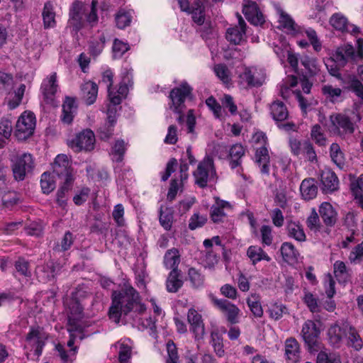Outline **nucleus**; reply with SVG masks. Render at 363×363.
I'll return each mask as SVG.
<instances>
[{
    "label": "nucleus",
    "mask_w": 363,
    "mask_h": 363,
    "mask_svg": "<svg viewBox=\"0 0 363 363\" xmlns=\"http://www.w3.org/2000/svg\"><path fill=\"white\" fill-rule=\"evenodd\" d=\"M111 299L108 315L110 319L116 323L120 322L122 314L127 315L133 311L143 313L146 310L138 292L129 283H124L121 291H113Z\"/></svg>",
    "instance_id": "1"
},
{
    "label": "nucleus",
    "mask_w": 363,
    "mask_h": 363,
    "mask_svg": "<svg viewBox=\"0 0 363 363\" xmlns=\"http://www.w3.org/2000/svg\"><path fill=\"white\" fill-rule=\"evenodd\" d=\"M329 121L327 128L331 135L345 138L354 131V123L345 113H333L329 117Z\"/></svg>",
    "instance_id": "2"
},
{
    "label": "nucleus",
    "mask_w": 363,
    "mask_h": 363,
    "mask_svg": "<svg viewBox=\"0 0 363 363\" xmlns=\"http://www.w3.org/2000/svg\"><path fill=\"white\" fill-rule=\"evenodd\" d=\"M192 91V88L186 83L183 82L182 84L173 89L169 94V98L172 104L169 108L174 113L179 114L177 121L179 123H183L184 121V115L183 114L185 109L184 101L189 97Z\"/></svg>",
    "instance_id": "3"
},
{
    "label": "nucleus",
    "mask_w": 363,
    "mask_h": 363,
    "mask_svg": "<svg viewBox=\"0 0 363 363\" xmlns=\"http://www.w3.org/2000/svg\"><path fill=\"white\" fill-rule=\"evenodd\" d=\"M357 44L358 48L357 52L352 45L345 44L339 46L333 55V60L343 67L348 62H357L363 60V39H357Z\"/></svg>",
    "instance_id": "4"
},
{
    "label": "nucleus",
    "mask_w": 363,
    "mask_h": 363,
    "mask_svg": "<svg viewBox=\"0 0 363 363\" xmlns=\"http://www.w3.org/2000/svg\"><path fill=\"white\" fill-rule=\"evenodd\" d=\"M216 175L213 160L208 155L199 163L196 170L193 172L195 183L201 188L206 187L209 181L215 179Z\"/></svg>",
    "instance_id": "5"
},
{
    "label": "nucleus",
    "mask_w": 363,
    "mask_h": 363,
    "mask_svg": "<svg viewBox=\"0 0 363 363\" xmlns=\"http://www.w3.org/2000/svg\"><path fill=\"white\" fill-rule=\"evenodd\" d=\"M35 118L33 113L24 112L19 117L16 125V136L19 140L29 138L34 131Z\"/></svg>",
    "instance_id": "6"
},
{
    "label": "nucleus",
    "mask_w": 363,
    "mask_h": 363,
    "mask_svg": "<svg viewBox=\"0 0 363 363\" xmlns=\"http://www.w3.org/2000/svg\"><path fill=\"white\" fill-rule=\"evenodd\" d=\"M95 135L92 130L86 129L77 134L76 137L68 142V145L74 152L91 151L94 149Z\"/></svg>",
    "instance_id": "7"
},
{
    "label": "nucleus",
    "mask_w": 363,
    "mask_h": 363,
    "mask_svg": "<svg viewBox=\"0 0 363 363\" xmlns=\"http://www.w3.org/2000/svg\"><path fill=\"white\" fill-rule=\"evenodd\" d=\"M47 339V334L41 328H31L26 336L24 347L26 350H34L35 355L39 357Z\"/></svg>",
    "instance_id": "8"
},
{
    "label": "nucleus",
    "mask_w": 363,
    "mask_h": 363,
    "mask_svg": "<svg viewBox=\"0 0 363 363\" xmlns=\"http://www.w3.org/2000/svg\"><path fill=\"white\" fill-rule=\"evenodd\" d=\"M52 174L63 181L74 182L73 169L67 155H58L52 164Z\"/></svg>",
    "instance_id": "9"
},
{
    "label": "nucleus",
    "mask_w": 363,
    "mask_h": 363,
    "mask_svg": "<svg viewBox=\"0 0 363 363\" xmlns=\"http://www.w3.org/2000/svg\"><path fill=\"white\" fill-rule=\"evenodd\" d=\"M34 168V161L30 154L24 153L16 158L13 166V173L15 179L22 181L26 174L30 173Z\"/></svg>",
    "instance_id": "10"
},
{
    "label": "nucleus",
    "mask_w": 363,
    "mask_h": 363,
    "mask_svg": "<svg viewBox=\"0 0 363 363\" xmlns=\"http://www.w3.org/2000/svg\"><path fill=\"white\" fill-rule=\"evenodd\" d=\"M320 333V330L314 321L307 320L304 322L301 334L309 350H316L319 347L318 338Z\"/></svg>",
    "instance_id": "11"
},
{
    "label": "nucleus",
    "mask_w": 363,
    "mask_h": 363,
    "mask_svg": "<svg viewBox=\"0 0 363 363\" xmlns=\"http://www.w3.org/2000/svg\"><path fill=\"white\" fill-rule=\"evenodd\" d=\"M182 11L191 14L194 23L202 25L205 21L204 6L200 0L190 6L189 0H177Z\"/></svg>",
    "instance_id": "12"
},
{
    "label": "nucleus",
    "mask_w": 363,
    "mask_h": 363,
    "mask_svg": "<svg viewBox=\"0 0 363 363\" xmlns=\"http://www.w3.org/2000/svg\"><path fill=\"white\" fill-rule=\"evenodd\" d=\"M68 331L82 332V326L79 321L83 317V308L78 301L72 300L68 303Z\"/></svg>",
    "instance_id": "13"
},
{
    "label": "nucleus",
    "mask_w": 363,
    "mask_h": 363,
    "mask_svg": "<svg viewBox=\"0 0 363 363\" xmlns=\"http://www.w3.org/2000/svg\"><path fill=\"white\" fill-rule=\"evenodd\" d=\"M348 322L336 323L331 325L328 330V339L329 343L334 347H340L347 337L349 326Z\"/></svg>",
    "instance_id": "14"
},
{
    "label": "nucleus",
    "mask_w": 363,
    "mask_h": 363,
    "mask_svg": "<svg viewBox=\"0 0 363 363\" xmlns=\"http://www.w3.org/2000/svg\"><path fill=\"white\" fill-rule=\"evenodd\" d=\"M215 306L225 315L227 320L232 325L239 323L240 310L235 304L225 299L213 298Z\"/></svg>",
    "instance_id": "15"
},
{
    "label": "nucleus",
    "mask_w": 363,
    "mask_h": 363,
    "mask_svg": "<svg viewBox=\"0 0 363 363\" xmlns=\"http://www.w3.org/2000/svg\"><path fill=\"white\" fill-rule=\"evenodd\" d=\"M231 211L232 206L229 202L216 198L210 209V218L214 223H223Z\"/></svg>",
    "instance_id": "16"
},
{
    "label": "nucleus",
    "mask_w": 363,
    "mask_h": 363,
    "mask_svg": "<svg viewBox=\"0 0 363 363\" xmlns=\"http://www.w3.org/2000/svg\"><path fill=\"white\" fill-rule=\"evenodd\" d=\"M330 26L341 33H348L356 35L360 33V29L357 26L350 23L347 18L340 13H335L330 18Z\"/></svg>",
    "instance_id": "17"
},
{
    "label": "nucleus",
    "mask_w": 363,
    "mask_h": 363,
    "mask_svg": "<svg viewBox=\"0 0 363 363\" xmlns=\"http://www.w3.org/2000/svg\"><path fill=\"white\" fill-rule=\"evenodd\" d=\"M242 13L246 19L252 24L258 26L264 22V16L256 2L251 0H243Z\"/></svg>",
    "instance_id": "18"
},
{
    "label": "nucleus",
    "mask_w": 363,
    "mask_h": 363,
    "mask_svg": "<svg viewBox=\"0 0 363 363\" xmlns=\"http://www.w3.org/2000/svg\"><path fill=\"white\" fill-rule=\"evenodd\" d=\"M84 11L82 2L75 1L72 3L69 9L68 26L72 28L75 33H77L83 26V13Z\"/></svg>",
    "instance_id": "19"
},
{
    "label": "nucleus",
    "mask_w": 363,
    "mask_h": 363,
    "mask_svg": "<svg viewBox=\"0 0 363 363\" xmlns=\"http://www.w3.org/2000/svg\"><path fill=\"white\" fill-rule=\"evenodd\" d=\"M238 19V25L230 27L226 31V39L235 44L238 45L245 40L246 33V23L240 14L237 13Z\"/></svg>",
    "instance_id": "20"
},
{
    "label": "nucleus",
    "mask_w": 363,
    "mask_h": 363,
    "mask_svg": "<svg viewBox=\"0 0 363 363\" xmlns=\"http://www.w3.org/2000/svg\"><path fill=\"white\" fill-rule=\"evenodd\" d=\"M187 319L191 326V330L194 334L195 339L197 340H203L206 332L201 315L195 309L190 308L188 311Z\"/></svg>",
    "instance_id": "21"
},
{
    "label": "nucleus",
    "mask_w": 363,
    "mask_h": 363,
    "mask_svg": "<svg viewBox=\"0 0 363 363\" xmlns=\"http://www.w3.org/2000/svg\"><path fill=\"white\" fill-rule=\"evenodd\" d=\"M239 78L240 82L245 83L247 86L251 87L260 86L264 81L263 74L253 68H245L244 71L240 74Z\"/></svg>",
    "instance_id": "22"
},
{
    "label": "nucleus",
    "mask_w": 363,
    "mask_h": 363,
    "mask_svg": "<svg viewBox=\"0 0 363 363\" xmlns=\"http://www.w3.org/2000/svg\"><path fill=\"white\" fill-rule=\"evenodd\" d=\"M40 89L44 99L48 102L52 101L58 89L56 72L52 73L43 81Z\"/></svg>",
    "instance_id": "23"
},
{
    "label": "nucleus",
    "mask_w": 363,
    "mask_h": 363,
    "mask_svg": "<svg viewBox=\"0 0 363 363\" xmlns=\"http://www.w3.org/2000/svg\"><path fill=\"white\" fill-rule=\"evenodd\" d=\"M276 12L279 16L278 22L279 28H281L286 33L294 34L298 30V26L291 16L283 10L279 6H276Z\"/></svg>",
    "instance_id": "24"
},
{
    "label": "nucleus",
    "mask_w": 363,
    "mask_h": 363,
    "mask_svg": "<svg viewBox=\"0 0 363 363\" xmlns=\"http://www.w3.org/2000/svg\"><path fill=\"white\" fill-rule=\"evenodd\" d=\"M322 189L325 193H331L338 189L339 180L336 174L329 169H325L320 174Z\"/></svg>",
    "instance_id": "25"
},
{
    "label": "nucleus",
    "mask_w": 363,
    "mask_h": 363,
    "mask_svg": "<svg viewBox=\"0 0 363 363\" xmlns=\"http://www.w3.org/2000/svg\"><path fill=\"white\" fill-rule=\"evenodd\" d=\"M285 356L291 363L297 362L300 359V345L294 337H289L284 342Z\"/></svg>",
    "instance_id": "26"
},
{
    "label": "nucleus",
    "mask_w": 363,
    "mask_h": 363,
    "mask_svg": "<svg viewBox=\"0 0 363 363\" xmlns=\"http://www.w3.org/2000/svg\"><path fill=\"white\" fill-rule=\"evenodd\" d=\"M77 106L75 99L67 96L62 104L61 119L63 123L70 124L77 113Z\"/></svg>",
    "instance_id": "27"
},
{
    "label": "nucleus",
    "mask_w": 363,
    "mask_h": 363,
    "mask_svg": "<svg viewBox=\"0 0 363 363\" xmlns=\"http://www.w3.org/2000/svg\"><path fill=\"white\" fill-rule=\"evenodd\" d=\"M300 191L303 199L308 201L314 199L318 193L315 180L313 178L303 179L300 186Z\"/></svg>",
    "instance_id": "28"
},
{
    "label": "nucleus",
    "mask_w": 363,
    "mask_h": 363,
    "mask_svg": "<svg viewBox=\"0 0 363 363\" xmlns=\"http://www.w3.org/2000/svg\"><path fill=\"white\" fill-rule=\"evenodd\" d=\"M115 347L118 348V360L120 363H128L131 357L133 343L130 339L118 341Z\"/></svg>",
    "instance_id": "29"
},
{
    "label": "nucleus",
    "mask_w": 363,
    "mask_h": 363,
    "mask_svg": "<svg viewBox=\"0 0 363 363\" xmlns=\"http://www.w3.org/2000/svg\"><path fill=\"white\" fill-rule=\"evenodd\" d=\"M319 213L326 225L332 226L335 225L337 221V213L330 203H323L320 206Z\"/></svg>",
    "instance_id": "30"
},
{
    "label": "nucleus",
    "mask_w": 363,
    "mask_h": 363,
    "mask_svg": "<svg viewBox=\"0 0 363 363\" xmlns=\"http://www.w3.org/2000/svg\"><path fill=\"white\" fill-rule=\"evenodd\" d=\"M81 89L86 105L93 104L97 98L98 85L94 82L88 81L82 85Z\"/></svg>",
    "instance_id": "31"
},
{
    "label": "nucleus",
    "mask_w": 363,
    "mask_h": 363,
    "mask_svg": "<svg viewBox=\"0 0 363 363\" xmlns=\"http://www.w3.org/2000/svg\"><path fill=\"white\" fill-rule=\"evenodd\" d=\"M269 161L270 157L267 148L265 146L257 148L255 153V162L259 166L262 174H269Z\"/></svg>",
    "instance_id": "32"
},
{
    "label": "nucleus",
    "mask_w": 363,
    "mask_h": 363,
    "mask_svg": "<svg viewBox=\"0 0 363 363\" xmlns=\"http://www.w3.org/2000/svg\"><path fill=\"white\" fill-rule=\"evenodd\" d=\"M113 74L110 69H106L102 73V77L101 82L105 84L108 89V96L110 101L113 105H118L121 103V99L119 96L113 94V89H112L113 85Z\"/></svg>",
    "instance_id": "33"
},
{
    "label": "nucleus",
    "mask_w": 363,
    "mask_h": 363,
    "mask_svg": "<svg viewBox=\"0 0 363 363\" xmlns=\"http://www.w3.org/2000/svg\"><path fill=\"white\" fill-rule=\"evenodd\" d=\"M286 232L289 237L298 242H304L306 240L303 228L299 222L289 221L286 224Z\"/></svg>",
    "instance_id": "34"
},
{
    "label": "nucleus",
    "mask_w": 363,
    "mask_h": 363,
    "mask_svg": "<svg viewBox=\"0 0 363 363\" xmlns=\"http://www.w3.org/2000/svg\"><path fill=\"white\" fill-rule=\"evenodd\" d=\"M270 113L274 121L281 122L289 117V111L286 105L279 101L273 102L270 105Z\"/></svg>",
    "instance_id": "35"
},
{
    "label": "nucleus",
    "mask_w": 363,
    "mask_h": 363,
    "mask_svg": "<svg viewBox=\"0 0 363 363\" xmlns=\"http://www.w3.org/2000/svg\"><path fill=\"white\" fill-rule=\"evenodd\" d=\"M180 270H171L166 280V288L169 293H176L182 286Z\"/></svg>",
    "instance_id": "36"
},
{
    "label": "nucleus",
    "mask_w": 363,
    "mask_h": 363,
    "mask_svg": "<svg viewBox=\"0 0 363 363\" xmlns=\"http://www.w3.org/2000/svg\"><path fill=\"white\" fill-rule=\"evenodd\" d=\"M347 345L349 347L354 348L355 350L359 351L363 347V340L360 337L358 331L356 328L349 323L348 330L347 332Z\"/></svg>",
    "instance_id": "37"
},
{
    "label": "nucleus",
    "mask_w": 363,
    "mask_h": 363,
    "mask_svg": "<svg viewBox=\"0 0 363 363\" xmlns=\"http://www.w3.org/2000/svg\"><path fill=\"white\" fill-rule=\"evenodd\" d=\"M330 156L333 163L335 164L339 169H343L345 168L346 163L345 157L339 144L336 143L331 144L330 147Z\"/></svg>",
    "instance_id": "38"
},
{
    "label": "nucleus",
    "mask_w": 363,
    "mask_h": 363,
    "mask_svg": "<svg viewBox=\"0 0 363 363\" xmlns=\"http://www.w3.org/2000/svg\"><path fill=\"white\" fill-rule=\"evenodd\" d=\"M43 26L45 29L55 26V13L52 4L48 1L46 2L43 11Z\"/></svg>",
    "instance_id": "39"
},
{
    "label": "nucleus",
    "mask_w": 363,
    "mask_h": 363,
    "mask_svg": "<svg viewBox=\"0 0 363 363\" xmlns=\"http://www.w3.org/2000/svg\"><path fill=\"white\" fill-rule=\"evenodd\" d=\"M247 255L252 262V264H256L262 260L269 262L271 258L259 246H250L247 251Z\"/></svg>",
    "instance_id": "40"
},
{
    "label": "nucleus",
    "mask_w": 363,
    "mask_h": 363,
    "mask_svg": "<svg viewBox=\"0 0 363 363\" xmlns=\"http://www.w3.org/2000/svg\"><path fill=\"white\" fill-rule=\"evenodd\" d=\"M345 89L351 90L363 103V84L355 76H348L347 81H344Z\"/></svg>",
    "instance_id": "41"
},
{
    "label": "nucleus",
    "mask_w": 363,
    "mask_h": 363,
    "mask_svg": "<svg viewBox=\"0 0 363 363\" xmlns=\"http://www.w3.org/2000/svg\"><path fill=\"white\" fill-rule=\"evenodd\" d=\"M180 262L179 252L177 249L172 248L167 251L164 257V264L167 269L179 270L178 265Z\"/></svg>",
    "instance_id": "42"
},
{
    "label": "nucleus",
    "mask_w": 363,
    "mask_h": 363,
    "mask_svg": "<svg viewBox=\"0 0 363 363\" xmlns=\"http://www.w3.org/2000/svg\"><path fill=\"white\" fill-rule=\"evenodd\" d=\"M245 150L242 145H233L229 151L230 165L235 169L240 164V159L244 155Z\"/></svg>",
    "instance_id": "43"
},
{
    "label": "nucleus",
    "mask_w": 363,
    "mask_h": 363,
    "mask_svg": "<svg viewBox=\"0 0 363 363\" xmlns=\"http://www.w3.org/2000/svg\"><path fill=\"white\" fill-rule=\"evenodd\" d=\"M334 274L340 283H347L350 281V273L345 264L342 261H336L333 265Z\"/></svg>",
    "instance_id": "44"
},
{
    "label": "nucleus",
    "mask_w": 363,
    "mask_h": 363,
    "mask_svg": "<svg viewBox=\"0 0 363 363\" xmlns=\"http://www.w3.org/2000/svg\"><path fill=\"white\" fill-rule=\"evenodd\" d=\"M301 63L308 71L310 76L317 75L320 71L318 60L314 57L303 56L301 59Z\"/></svg>",
    "instance_id": "45"
},
{
    "label": "nucleus",
    "mask_w": 363,
    "mask_h": 363,
    "mask_svg": "<svg viewBox=\"0 0 363 363\" xmlns=\"http://www.w3.org/2000/svg\"><path fill=\"white\" fill-rule=\"evenodd\" d=\"M283 259L286 262L294 261L298 256V251L295 249L294 245L291 242H284L280 249Z\"/></svg>",
    "instance_id": "46"
},
{
    "label": "nucleus",
    "mask_w": 363,
    "mask_h": 363,
    "mask_svg": "<svg viewBox=\"0 0 363 363\" xmlns=\"http://www.w3.org/2000/svg\"><path fill=\"white\" fill-rule=\"evenodd\" d=\"M210 343L212 345L213 350L218 357H222L224 356L225 350L223 348V337L218 333V332H211Z\"/></svg>",
    "instance_id": "47"
},
{
    "label": "nucleus",
    "mask_w": 363,
    "mask_h": 363,
    "mask_svg": "<svg viewBox=\"0 0 363 363\" xmlns=\"http://www.w3.org/2000/svg\"><path fill=\"white\" fill-rule=\"evenodd\" d=\"M74 182L63 181V184L60 187L57 192V203L61 207L66 205L67 194L69 191L72 189Z\"/></svg>",
    "instance_id": "48"
},
{
    "label": "nucleus",
    "mask_w": 363,
    "mask_h": 363,
    "mask_svg": "<svg viewBox=\"0 0 363 363\" xmlns=\"http://www.w3.org/2000/svg\"><path fill=\"white\" fill-rule=\"evenodd\" d=\"M247 303L251 312L256 318H261L263 315V309L259 302V298L257 294H251L247 298Z\"/></svg>",
    "instance_id": "49"
},
{
    "label": "nucleus",
    "mask_w": 363,
    "mask_h": 363,
    "mask_svg": "<svg viewBox=\"0 0 363 363\" xmlns=\"http://www.w3.org/2000/svg\"><path fill=\"white\" fill-rule=\"evenodd\" d=\"M311 138L318 146L323 147L327 144V138L318 124L312 126Z\"/></svg>",
    "instance_id": "50"
},
{
    "label": "nucleus",
    "mask_w": 363,
    "mask_h": 363,
    "mask_svg": "<svg viewBox=\"0 0 363 363\" xmlns=\"http://www.w3.org/2000/svg\"><path fill=\"white\" fill-rule=\"evenodd\" d=\"M160 223L161 225L166 230L171 229L173 221V212L171 208L162 207L160 208Z\"/></svg>",
    "instance_id": "51"
},
{
    "label": "nucleus",
    "mask_w": 363,
    "mask_h": 363,
    "mask_svg": "<svg viewBox=\"0 0 363 363\" xmlns=\"http://www.w3.org/2000/svg\"><path fill=\"white\" fill-rule=\"evenodd\" d=\"M301 155L304 159L311 163L318 162V156L313 144L309 140H304L303 150Z\"/></svg>",
    "instance_id": "52"
},
{
    "label": "nucleus",
    "mask_w": 363,
    "mask_h": 363,
    "mask_svg": "<svg viewBox=\"0 0 363 363\" xmlns=\"http://www.w3.org/2000/svg\"><path fill=\"white\" fill-rule=\"evenodd\" d=\"M40 185L43 193H50L55 188L54 175L52 176L50 173L44 172L41 176Z\"/></svg>",
    "instance_id": "53"
},
{
    "label": "nucleus",
    "mask_w": 363,
    "mask_h": 363,
    "mask_svg": "<svg viewBox=\"0 0 363 363\" xmlns=\"http://www.w3.org/2000/svg\"><path fill=\"white\" fill-rule=\"evenodd\" d=\"M322 92L331 102L335 103L341 96L342 91L340 88L333 87L332 85L328 84L322 87Z\"/></svg>",
    "instance_id": "54"
},
{
    "label": "nucleus",
    "mask_w": 363,
    "mask_h": 363,
    "mask_svg": "<svg viewBox=\"0 0 363 363\" xmlns=\"http://www.w3.org/2000/svg\"><path fill=\"white\" fill-rule=\"evenodd\" d=\"M188 276L193 287L199 288L203 285L204 276L198 269L194 267L190 268Z\"/></svg>",
    "instance_id": "55"
},
{
    "label": "nucleus",
    "mask_w": 363,
    "mask_h": 363,
    "mask_svg": "<svg viewBox=\"0 0 363 363\" xmlns=\"http://www.w3.org/2000/svg\"><path fill=\"white\" fill-rule=\"evenodd\" d=\"M125 152V144L123 140H118L112 148L113 160L116 162H122Z\"/></svg>",
    "instance_id": "56"
},
{
    "label": "nucleus",
    "mask_w": 363,
    "mask_h": 363,
    "mask_svg": "<svg viewBox=\"0 0 363 363\" xmlns=\"http://www.w3.org/2000/svg\"><path fill=\"white\" fill-rule=\"evenodd\" d=\"M57 267L53 263L47 264L41 270L39 277L43 281L52 280L57 274Z\"/></svg>",
    "instance_id": "57"
},
{
    "label": "nucleus",
    "mask_w": 363,
    "mask_h": 363,
    "mask_svg": "<svg viewBox=\"0 0 363 363\" xmlns=\"http://www.w3.org/2000/svg\"><path fill=\"white\" fill-rule=\"evenodd\" d=\"M131 22V15L128 11L120 10L116 15V23L118 28L123 29L128 26Z\"/></svg>",
    "instance_id": "58"
},
{
    "label": "nucleus",
    "mask_w": 363,
    "mask_h": 363,
    "mask_svg": "<svg viewBox=\"0 0 363 363\" xmlns=\"http://www.w3.org/2000/svg\"><path fill=\"white\" fill-rule=\"evenodd\" d=\"M167 358L166 363H179V355L176 345L169 340L167 342Z\"/></svg>",
    "instance_id": "59"
},
{
    "label": "nucleus",
    "mask_w": 363,
    "mask_h": 363,
    "mask_svg": "<svg viewBox=\"0 0 363 363\" xmlns=\"http://www.w3.org/2000/svg\"><path fill=\"white\" fill-rule=\"evenodd\" d=\"M216 76L224 83L228 84L230 81V71L225 65L219 64L214 67Z\"/></svg>",
    "instance_id": "60"
},
{
    "label": "nucleus",
    "mask_w": 363,
    "mask_h": 363,
    "mask_svg": "<svg viewBox=\"0 0 363 363\" xmlns=\"http://www.w3.org/2000/svg\"><path fill=\"white\" fill-rule=\"evenodd\" d=\"M316 363H341L340 358L335 354L320 352L318 354Z\"/></svg>",
    "instance_id": "61"
},
{
    "label": "nucleus",
    "mask_w": 363,
    "mask_h": 363,
    "mask_svg": "<svg viewBox=\"0 0 363 363\" xmlns=\"http://www.w3.org/2000/svg\"><path fill=\"white\" fill-rule=\"evenodd\" d=\"M129 50V45L118 39H116L113 45V53L114 58H120Z\"/></svg>",
    "instance_id": "62"
},
{
    "label": "nucleus",
    "mask_w": 363,
    "mask_h": 363,
    "mask_svg": "<svg viewBox=\"0 0 363 363\" xmlns=\"http://www.w3.org/2000/svg\"><path fill=\"white\" fill-rule=\"evenodd\" d=\"M16 271L21 275L29 277L31 272L29 269V262L23 258H19L15 263Z\"/></svg>",
    "instance_id": "63"
},
{
    "label": "nucleus",
    "mask_w": 363,
    "mask_h": 363,
    "mask_svg": "<svg viewBox=\"0 0 363 363\" xmlns=\"http://www.w3.org/2000/svg\"><path fill=\"white\" fill-rule=\"evenodd\" d=\"M363 259V242L357 245L350 252L349 259L352 263H357Z\"/></svg>",
    "instance_id": "64"
}]
</instances>
